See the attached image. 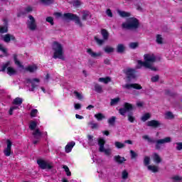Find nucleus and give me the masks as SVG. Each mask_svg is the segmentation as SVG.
<instances>
[{"instance_id": "nucleus-1", "label": "nucleus", "mask_w": 182, "mask_h": 182, "mask_svg": "<svg viewBox=\"0 0 182 182\" xmlns=\"http://www.w3.org/2000/svg\"><path fill=\"white\" fill-rule=\"evenodd\" d=\"M144 59L145 61H141L139 60L137 61V69H141V68H145L146 69H151L154 72H157V68L153 66L151 63L156 62V56L154 54H145L144 55Z\"/></svg>"}, {"instance_id": "nucleus-2", "label": "nucleus", "mask_w": 182, "mask_h": 182, "mask_svg": "<svg viewBox=\"0 0 182 182\" xmlns=\"http://www.w3.org/2000/svg\"><path fill=\"white\" fill-rule=\"evenodd\" d=\"M139 26H140L139 19L134 17L128 18L126 22L122 24V29H127V31H136V29H139Z\"/></svg>"}, {"instance_id": "nucleus-3", "label": "nucleus", "mask_w": 182, "mask_h": 182, "mask_svg": "<svg viewBox=\"0 0 182 182\" xmlns=\"http://www.w3.org/2000/svg\"><path fill=\"white\" fill-rule=\"evenodd\" d=\"M52 46L53 50H54L53 59L65 60V57L63 56V46H62V44L59 43L58 41H54Z\"/></svg>"}, {"instance_id": "nucleus-4", "label": "nucleus", "mask_w": 182, "mask_h": 182, "mask_svg": "<svg viewBox=\"0 0 182 182\" xmlns=\"http://www.w3.org/2000/svg\"><path fill=\"white\" fill-rule=\"evenodd\" d=\"M38 126V124L35 121H31L29 124V129L30 130H33L32 134L33 136V139L36 140H33V144H37L39 143V140H41V137H42V132L39 129H36V127Z\"/></svg>"}, {"instance_id": "nucleus-5", "label": "nucleus", "mask_w": 182, "mask_h": 182, "mask_svg": "<svg viewBox=\"0 0 182 182\" xmlns=\"http://www.w3.org/2000/svg\"><path fill=\"white\" fill-rule=\"evenodd\" d=\"M6 69L7 75L9 76H15V75L18 73L16 69L14 68L13 67H11V61H7L6 63H3L0 66V72H6Z\"/></svg>"}, {"instance_id": "nucleus-6", "label": "nucleus", "mask_w": 182, "mask_h": 182, "mask_svg": "<svg viewBox=\"0 0 182 182\" xmlns=\"http://www.w3.org/2000/svg\"><path fill=\"white\" fill-rule=\"evenodd\" d=\"M41 80L38 78H26L25 81V85L26 87H28L29 92H35V88L38 87V84Z\"/></svg>"}, {"instance_id": "nucleus-7", "label": "nucleus", "mask_w": 182, "mask_h": 182, "mask_svg": "<svg viewBox=\"0 0 182 182\" xmlns=\"http://www.w3.org/2000/svg\"><path fill=\"white\" fill-rule=\"evenodd\" d=\"M63 18H65V19H69L70 21H74L76 25H78L80 28L83 27V23H82L80 18L76 14H73L72 13H65L63 14Z\"/></svg>"}, {"instance_id": "nucleus-8", "label": "nucleus", "mask_w": 182, "mask_h": 182, "mask_svg": "<svg viewBox=\"0 0 182 182\" xmlns=\"http://www.w3.org/2000/svg\"><path fill=\"white\" fill-rule=\"evenodd\" d=\"M123 72L124 75H126L127 79H128V80L129 81L137 77V75H136V73H137V71L134 68H127L123 70Z\"/></svg>"}, {"instance_id": "nucleus-9", "label": "nucleus", "mask_w": 182, "mask_h": 182, "mask_svg": "<svg viewBox=\"0 0 182 182\" xmlns=\"http://www.w3.org/2000/svg\"><path fill=\"white\" fill-rule=\"evenodd\" d=\"M37 164H38L40 168H42V170H50V168H53L52 162L43 159L37 160Z\"/></svg>"}, {"instance_id": "nucleus-10", "label": "nucleus", "mask_w": 182, "mask_h": 182, "mask_svg": "<svg viewBox=\"0 0 182 182\" xmlns=\"http://www.w3.org/2000/svg\"><path fill=\"white\" fill-rule=\"evenodd\" d=\"M23 102V100L21 97H16L14 100H13V105H14V106H12L9 111V114H13L14 113V110H18V109H19V106H21V105H22V102Z\"/></svg>"}, {"instance_id": "nucleus-11", "label": "nucleus", "mask_w": 182, "mask_h": 182, "mask_svg": "<svg viewBox=\"0 0 182 182\" xmlns=\"http://www.w3.org/2000/svg\"><path fill=\"white\" fill-rule=\"evenodd\" d=\"M29 20L27 21V28L30 29V31H36V21L35 20V18H33V16L30 15L28 16Z\"/></svg>"}, {"instance_id": "nucleus-12", "label": "nucleus", "mask_w": 182, "mask_h": 182, "mask_svg": "<svg viewBox=\"0 0 182 182\" xmlns=\"http://www.w3.org/2000/svg\"><path fill=\"white\" fill-rule=\"evenodd\" d=\"M171 137L166 136L161 139H158L156 141V150H160L161 149V144H166V143H171Z\"/></svg>"}, {"instance_id": "nucleus-13", "label": "nucleus", "mask_w": 182, "mask_h": 182, "mask_svg": "<svg viewBox=\"0 0 182 182\" xmlns=\"http://www.w3.org/2000/svg\"><path fill=\"white\" fill-rule=\"evenodd\" d=\"M134 109V107L130 103L125 102L124 104V107L119 109V113L120 114H124V113H127L129 112H133Z\"/></svg>"}, {"instance_id": "nucleus-14", "label": "nucleus", "mask_w": 182, "mask_h": 182, "mask_svg": "<svg viewBox=\"0 0 182 182\" xmlns=\"http://www.w3.org/2000/svg\"><path fill=\"white\" fill-rule=\"evenodd\" d=\"M105 139H100L98 140V144L100 146V151H101V153H105V154H107V156H110V149H105Z\"/></svg>"}, {"instance_id": "nucleus-15", "label": "nucleus", "mask_w": 182, "mask_h": 182, "mask_svg": "<svg viewBox=\"0 0 182 182\" xmlns=\"http://www.w3.org/2000/svg\"><path fill=\"white\" fill-rule=\"evenodd\" d=\"M122 87L127 89L128 90H129V89H136V90L143 89V87L137 83L126 84L125 85H123Z\"/></svg>"}, {"instance_id": "nucleus-16", "label": "nucleus", "mask_w": 182, "mask_h": 182, "mask_svg": "<svg viewBox=\"0 0 182 182\" xmlns=\"http://www.w3.org/2000/svg\"><path fill=\"white\" fill-rule=\"evenodd\" d=\"M7 147L4 150V155L6 157H9L11 156V150H12V141L11 140H6Z\"/></svg>"}, {"instance_id": "nucleus-17", "label": "nucleus", "mask_w": 182, "mask_h": 182, "mask_svg": "<svg viewBox=\"0 0 182 182\" xmlns=\"http://www.w3.org/2000/svg\"><path fill=\"white\" fill-rule=\"evenodd\" d=\"M161 124L160 122L156 120H151L146 123V126L149 127H154V129L159 127Z\"/></svg>"}, {"instance_id": "nucleus-18", "label": "nucleus", "mask_w": 182, "mask_h": 182, "mask_svg": "<svg viewBox=\"0 0 182 182\" xmlns=\"http://www.w3.org/2000/svg\"><path fill=\"white\" fill-rule=\"evenodd\" d=\"M4 26H0V33H6L8 32V20L4 19Z\"/></svg>"}, {"instance_id": "nucleus-19", "label": "nucleus", "mask_w": 182, "mask_h": 182, "mask_svg": "<svg viewBox=\"0 0 182 182\" xmlns=\"http://www.w3.org/2000/svg\"><path fill=\"white\" fill-rule=\"evenodd\" d=\"M87 53L91 56V58H99L102 56L101 52H98V53L93 52V50L91 48H87Z\"/></svg>"}, {"instance_id": "nucleus-20", "label": "nucleus", "mask_w": 182, "mask_h": 182, "mask_svg": "<svg viewBox=\"0 0 182 182\" xmlns=\"http://www.w3.org/2000/svg\"><path fill=\"white\" fill-rule=\"evenodd\" d=\"M75 144H76V143L73 141L68 142L65 148V153H70V151H72V149H73V147H75Z\"/></svg>"}, {"instance_id": "nucleus-21", "label": "nucleus", "mask_w": 182, "mask_h": 182, "mask_svg": "<svg viewBox=\"0 0 182 182\" xmlns=\"http://www.w3.org/2000/svg\"><path fill=\"white\" fill-rule=\"evenodd\" d=\"M114 160L118 164H122V163H124V161H126V159H124V157H122L120 155L114 156Z\"/></svg>"}, {"instance_id": "nucleus-22", "label": "nucleus", "mask_w": 182, "mask_h": 182, "mask_svg": "<svg viewBox=\"0 0 182 182\" xmlns=\"http://www.w3.org/2000/svg\"><path fill=\"white\" fill-rule=\"evenodd\" d=\"M87 143L90 146H95L97 143V139H93V136L92 135H87Z\"/></svg>"}, {"instance_id": "nucleus-23", "label": "nucleus", "mask_w": 182, "mask_h": 182, "mask_svg": "<svg viewBox=\"0 0 182 182\" xmlns=\"http://www.w3.org/2000/svg\"><path fill=\"white\" fill-rule=\"evenodd\" d=\"M25 70L27 72H30V73H33V72H36L38 70V66L36 65H28L27 68H25Z\"/></svg>"}, {"instance_id": "nucleus-24", "label": "nucleus", "mask_w": 182, "mask_h": 182, "mask_svg": "<svg viewBox=\"0 0 182 182\" xmlns=\"http://www.w3.org/2000/svg\"><path fill=\"white\" fill-rule=\"evenodd\" d=\"M89 18H92V14H90V12L88 11H83L82 16V21H87Z\"/></svg>"}, {"instance_id": "nucleus-25", "label": "nucleus", "mask_w": 182, "mask_h": 182, "mask_svg": "<svg viewBox=\"0 0 182 182\" xmlns=\"http://www.w3.org/2000/svg\"><path fill=\"white\" fill-rule=\"evenodd\" d=\"M117 12H118L119 16H121V18H129V16H132V14L130 13L127 12V11L118 10Z\"/></svg>"}, {"instance_id": "nucleus-26", "label": "nucleus", "mask_w": 182, "mask_h": 182, "mask_svg": "<svg viewBox=\"0 0 182 182\" xmlns=\"http://www.w3.org/2000/svg\"><path fill=\"white\" fill-rule=\"evenodd\" d=\"M14 63H15V65H16V66H18V68H21V69H23V65H22L21 63V61H19L18 60V55L14 54Z\"/></svg>"}, {"instance_id": "nucleus-27", "label": "nucleus", "mask_w": 182, "mask_h": 182, "mask_svg": "<svg viewBox=\"0 0 182 182\" xmlns=\"http://www.w3.org/2000/svg\"><path fill=\"white\" fill-rule=\"evenodd\" d=\"M152 159L156 164L161 163V158L156 153L153 154Z\"/></svg>"}, {"instance_id": "nucleus-28", "label": "nucleus", "mask_w": 182, "mask_h": 182, "mask_svg": "<svg viewBox=\"0 0 182 182\" xmlns=\"http://www.w3.org/2000/svg\"><path fill=\"white\" fill-rule=\"evenodd\" d=\"M98 82H101L102 83H105V85H107V83L112 82V79L110 78V77H100L98 79Z\"/></svg>"}, {"instance_id": "nucleus-29", "label": "nucleus", "mask_w": 182, "mask_h": 182, "mask_svg": "<svg viewBox=\"0 0 182 182\" xmlns=\"http://www.w3.org/2000/svg\"><path fill=\"white\" fill-rule=\"evenodd\" d=\"M101 35H102L104 41H107V39H109V32H107V30L102 29Z\"/></svg>"}, {"instance_id": "nucleus-30", "label": "nucleus", "mask_w": 182, "mask_h": 182, "mask_svg": "<svg viewBox=\"0 0 182 182\" xmlns=\"http://www.w3.org/2000/svg\"><path fill=\"white\" fill-rule=\"evenodd\" d=\"M95 91L97 93H103V87L99 84H95Z\"/></svg>"}, {"instance_id": "nucleus-31", "label": "nucleus", "mask_w": 182, "mask_h": 182, "mask_svg": "<svg viewBox=\"0 0 182 182\" xmlns=\"http://www.w3.org/2000/svg\"><path fill=\"white\" fill-rule=\"evenodd\" d=\"M11 39H12V41H14L15 37L14 36H11V34H6L5 35V36L3 38V41H4V42H11Z\"/></svg>"}, {"instance_id": "nucleus-32", "label": "nucleus", "mask_w": 182, "mask_h": 182, "mask_svg": "<svg viewBox=\"0 0 182 182\" xmlns=\"http://www.w3.org/2000/svg\"><path fill=\"white\" fill-rule=\"evenodd\" d=\"M126 48L124 47V45L123 44H118L117 47V53H123L124 52Z\"/></svg>"}, {"instance_id": "nucleus-33", "label": "nucleus", "mask_w": 182, "mask_h": 182, "mask_svg": "<svg viewBox=\"0 0 182 182\" xmlns=\"http://www.w3.org/2000/svg\"><path fill=\"white\" fill-rule=\"evenodd\" d=\"M148 170L152 173H157L159 171V167L156 166L149 165L147 166Z\"/></svg>"}, {"instance_id": "nucleus-34", "label": "nucleus", "mask_w": 182, "mask_h": 182, "mask_svg": "<svg viewBox=\"0 0 182 182\" xmlns=\"http://www.w3.org/2000/svg\"><path fill=\"white\" fill-rule=\"evenodd\" d=\"M120 102V98L117 97L111 100L110 105L111 106H114Z\"/></svg>"}, {"instance_id": "nucleus-35", "label": "nucleus", "mask_w": 182, "mask_h": 182, "mask_svg": "<svg viewBox=\"0 0 182 182\" xmlns=\"http://www.w3.org/2000/svg\"><path fill=\"white\" fill-rule=\"evenodd\" d=\"M73 93H74L76 99H77L78 100H82L83 99V95H82V93H80L77 91H74Z\"/></svg>"}, {"instance_id": "nucleus-36", "label": "nucleus", "mask_w": 182, "mask_h": 182, "mask_svg": "<svg viewBox=\"0 0 182 182\" xmlns=\"http://www.w3.org/2000/svg\"><path fill=\"white\" fill-rule=\"evenodd\" d=\"M108 123L109 126H114V123H116V117L113 116L108 119Z\"/></svg>"}, {"instance_id": "nucleus-37", "label": "nucleus", "mask_w": 182, "mask_h": 182, "mask_svg": "<svg viewBox=\"0 0 182 182\" xmlns=\"http://www.w3.org/2000/svg\"><path fill=\"white\" fill-rule=\"evenodd\" d=\"M63 168L65 170V173H66V175L68 176V177H70V176H72V173L70 172V170L69 169V167H68V166L66 165H64L63 166Z\"/></svg>"}, {"instance_id": "nucleus-38", "label": "nucleus", "mask_w": 182, "mask_h": 182, "mask_svg": "<svg viewBox=\"0 0 182 182\" xmlns=\"http://www.w3.org/2000/svg\"><path fill=\"white\" fill-rule=\"evenodd\" d=\"M88 126H90L91 129H97L99 127L97 123H95L93 121L90 122Z\"/></svg>"}, {"instance_id": "nucleus-39", "label": "nucleus", "mask_w": 182, "mask_h": 182, "mask_svg": "<svg viewBox=\"0 0 182 182\" xmlns=\"http://www.w3.org/2000/svg\"><path fill=\"white\" fill-rule=\"evenodd\" d=\"M122 180H127L129 178V173L127 171L124 170L122 173Z\"/></svg>"}, {"instance_id": "nucleus-40", "label": "nucleus", "mask_w": 182, "mask_h": 182, "mask_svg": "<svg viewBox=\"0 0 182 182\" xmlns=\"http://www.w3.org/2000/svg\"><path fill=\"white\" fill-rule=\"evenodd\" d=\"M173 182H182V178L179 176H174L171 178Z\"/></svg>"}, {"instance_id": "nucleus-41", "label": "nucleus", "mask_w": 182, "mask_h": 182, "mask_svg": "<svg viewBox=\"0 0 182 182\" xmlns=\"http://www.w3.org/2000/svg\"><path fill=\"white\" fill-rule=\"evenodd\" d=\"M114 144H115V147H117V149H123L126 146L124 144H123L122 142H119V141H116L114 143Z\"/></svg>"}, {"instance_id": "nucleus-42", "label": "nucleus", "mask_w": 182, "mask_h": 182, "mask_svg": "<svg viewBox=\"0 0 182 182\" xmlns=\"http://www.w3.org/2000/svg\"><path fill=\"white\" fill-rule=\"evenodd\" d=\"M72 4L75 8H79V6L82 5V2H80V0H74L72 1Z\"/></svg>"}, {"instance_id": "nucleus-43", "label": "nucleus", "mask_w": 182, "mask_h": 182, "mask_svg": "<svg viewBox=\"0 0 182 182\" xmlns=\"http://www.w3.org/2000/svg\"><path fill=\"white\" fill-rule=\"evenodd\" d=\"M156 43H158V45H161L163 43V37H161V35L160 34L156 36Z\"/></svg>"}, {"instance_id": "nucleus-44", "label": "nucleus", "mask_w": 182, "mask_h": 182, "mask_svg": "<svg viewBox=\"0 0 182 182\" xmlns=\"http://www.w3.org/2000/svg\"><path fill=\"white\" fill-rule=\"evenodd\" d=\"M104 50L106 53H112L114 52V48H113L112 47L107 46L105 48Z\"/></svg>"}, {"instance_id": "nucleus-45", "label": "nucleus", "mask_w": 182, "mask_h": 182, "mask_svg": "<svg viewBox=\"0 0 182 182\" xmlns=\"http://www.w3.org/2000/svg\"><path fill=\"white\" fill-rule=\"evenodd\" d=\"M94 39L95 42L97 43V45H103V43H105V39H100L99 38H97V36H95Z\"/></svg>"}, {"instance_id": "nucleus-46", "label": "nucleus", "mask_w": 182, "mask_h": 182, "mask_svg": "<svg viewBox=\"0 0 182 182\" xmlns=\"http://www.w3.org/2000/svg\"><path fill=\"white\" fill-rule=\"evenodd\" d=\"M0 50L3 52V53H4L5 56H9V54H8V50L4 48V46L1 44H0Z\"/></svg>"}, {"instance_id": "nucleus-47", "label": "nucleus", "mask_w": 182, "mask_h": 182, "mask_svg": "<svg viewBox=\"0 0 182 182\" xmlns=\"http://www.w3.org/2000/svg\"><path fill=\"white\" fill-rule=\"evenodd\" d=\"M43 5H50V4H53V0H40Z\"/></svg>"}, {"instance_id": "nucleus-48", "label": "nucleus", "mask_w": 182, "mask_h": 182, "mask_svg": "<svg viewBox=\"0 0 182 182\" xmlns=\"http://www.w3.org/2000/svg\"><path fill=\"white\" fill-rule=\"evenodd\" d=\"M142 138L144 139V140H147V141H149V143H154V140H153V139L149 137L148 135H144L142 136Z\"/></svg>"}, {"instance_id": "nucleus-49", "label": "nucleus", "mask_w": 182, "mask_h": 182, "mask_svg": "<svg viewBox=\"0 0 182 182\" xmlns=\"http://www.w3.org/2000/svg\"><path fill=\"white\" fill-rule=\"evenodd\" d=\"M144 166H149L150 164V157H149V156L144 157Z\"/></svg>"}, {"instance_id": "nucleus-50", "label": "nucleus", "mask_w": 182, "mask_h": 182, "mask_svg": "<svg viewBox=\"0 0 182 182\" xmlns=\"http://www.w3.org/2000/svg\"><path fill=\"white\" fill-rule=\"evenodd\" d=\"M95 117L97 118V120L98 122H100V121L103 120V119H105V117L103 114H95Z\"/></svg>"}, {"instance_id": "nucleus-51", "label": "nucleus", "mask_w": 182, "mask_h": 182, "mask_svg": "<svg viewBox=\"0 0 182 182\" xmlns=\"http://www.w3.org/2000/svg\"><path fill=\"white\" fill-rule=\"evenodd\" d=\"M164 119L166 120H173L174 119V115L173 114H165Z\"/></svg>"}, {"instance_id": "nucleus-52", "label": "nucleus", "mask_w": 182, "mask_h": 182, "mask_svg": "<svg viewBox=\"0 0 182 182\" xmlns=\"http://www.w3.org/2000/svg\"><path fill=\"white\" fill-rule=\"evenodd\" d=\"M176 150H178V151L182 150V142H176Z\"/></svg>"}, {"instance_id": "nucleus-53", "label": "nucleus", "mask_w": 182, "mask_h": 182, "mask_svg": "<svg viewBox=\"0 0 182 182\" xmlns=\"http://www.w3.org/2000/svg\"><path fill=\"white\" fill-rule=\"evenodd\" d=\"M159 79H160V77L159 76V75H156L151 78V82H158Z\"/></svg>"}, {"instance_id": "nucleus-54", "label": "nucleus", "mask_w": 182, "mask_h": 182, "mask_svg": "<svg viewBox=\"0 0 182 182\" xmlns=\"http://www.w3.org/2000/svg\"><path fill=\"white\" fill-rule=\"evenodd\" d=\"M137 46H139V43H131L129 44V48H131V49H136Z\"/></svg>"}, {"instance_id": "nucleus-55", "label": "nucleus", "mask_w": 182, "mask_h": 182, "mask_svg": "<svg viewBox=\"0 0 182 182\" xmlns=\"http://www.w3.org/2000/svg\"><path fill=\"white\" fill-rule=\"evenodd\" d=\"M46 22H48V23H50V25H53V18L48 16L46 18Z\"/></svg>"}, {"instance_id": "nucleus-56", "label": "nucleus", "mask_w": 182, "mask_h": 182, "mask_svg": "<svg viewBox=\"0 0 182 182\" xmlns=\"http://www.w3.org/2000/svg\"><path fill=\"white\" fill-rule=\"evenodd\" d=\"M106 14L109 18H113V13H112V10H110V9H107Z\"/></svg>"}, {"instance_id": "nucleus-57", "label": "nucleus", "mask_w": 182, "mask_h": 182, "mask_svg": "<svg viewBox=\"0 0 182 182\" xmlns=\"http://www.w3.org/2000/svg\"><path fill=\"white\" fill-rule=\"evenodd\" d=\"M150 119V115L149 114H145L141 117L142 122H146V120H149Z\"/></svg>"}, {"instance_id": "nucleus-58", "label": "nucleus", "mask_w": 182, "mask_h": 182, "mask_svg": "<svg viewBox=\"0 0 182 182\" xmlns=\"http://www.w3.org/2000/svg\"><path fill=\"white\" fill-rule=\"evenodd\" d=\"M130 154H131V159H136V157H137V154H136L134 151L131 150Z\"/></svg>"}, {"instance_id": "nucleus-59", "label": "nucleus", "mask_w": 182, "mask_h": 182, "mask_svg": "<svg viewBox=\"0 0 182 182\" xmlns=\"http://www.w3.org/2000/svg\"><path fill=\"white\" fill-rule=\"evenodd\" d=\"M128 120H129V122H130L131 123H133V122H134V118L133 117V116L129 115V116H128Z\"/></svg>"}, {"instance_id": "nucleus-60", "label": "nucleus", "mask_w": 182, "mask_h": 182, "mask_svg": "<svg viewBox=\"0 0 182 182\" xmlns=\"http://www.w3.org/2000/svg\"><path fill=\"white\" fill-rule=\"evenodd\" d=\"M25 11H26V12H27V13L32 12L33 9H32V7H31V6H27V7L25 9Z\"/></svg>"}, {"instance_id": "nucleus-61", "label": "nucleus", "mask_w": 182, "mask_h": 182, "mask_svg": "<svg viewBox=\"0 0 182 182\" xmlns=\"http://www.w3.org/2000/svg\"><path fill=\"white\" fill-rule=\"evenodd\" d=\"M166 95H168L169 96H174V95H175L174 93L171 92V91H170L168 90H167L166 91Z\"/></svg>"}, {"instance_id": "nucleus-62", "label": "nucleus", "mask_w": 182, "mask_h": 182, "mask_svg": "<svg viewBox=\"0 0 182 182\" xmlns=\"http://www.w3.org/2000/svg\"><path fill=\"white\" fill-rule=\"evenodd\" d=\"M80 107H82V105H80V104H75V109L76 110H79V109H80Z\"/></svg>"}, {"instance_id": "nucleus-63", "label": "nucleus", "mask_w": 182, "mask_h": 182, "mask_svg": "<svg viewBox=\"0 0 182 182\" xmlns=\"http://www.w3.org/2000/svg\"><path fill=\"white\" fill-rule=\"evenodd\" d=\"M31 114H38V109H33L31 112Z\"/></svg>"}, {"instance_id": "nucleus-64", "label": "nucleus", "mask_w": 182, "mask_h": 182, "mask_svg": "<svg viewBox=\"0 0 182 182\" xmlns=\"http://www.w3.org/2000/svg\"><path fill=\"white\" fill-rule=\"evenodd\" d=\"M104 63L105 65H110V60H109L108 58H106L105 60H104Z\"/></svg>"}]
</instances>
